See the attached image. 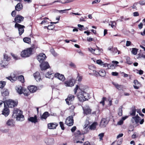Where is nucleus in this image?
<instances>
[{"instance_id":"f257e3e1","label":"nucleus","mask_w":145,"mask_h":145,"mask_svg":"<svg viewBox=\"0 0 145 145\" xmlns=\"http://www.w3.org/2000/svg\"><path fill=\"white\" fill-rule=\"evenodd\" d=\"M74 94L77 92V97L80 101H84L88 100L89 97L88 93L84 91V89L82 87H79L76 85L74 89Z\"/></svg>"},{"instance_id":"f03ea898","label":"nucleus","mask_w":145,"mask_h":145,"mask_svg":"<svg viewBox=\"0 0 145 145\" xmlns=\"http://www.w3.org/2000/svg\"><path fill=\"white\" fill-rule=\"evenodd\" d=\"M45 76L46 78L53 79L54 77L62 82H64L65 80L64 75L59 73H56L55 74L52 71H49L46 74Z\"/></svg>"},{"instance_id":"7ed1b4c3","label":"nucleus","mask_w":145,"mask_h":145,"mask_svg":"<svg viewBox=\"0 0 145 145\" xmlns=\"http://www.w3.org/2000/svg\"><path fill=\"white\" fill-rule=\"evenodd\" d=\"M34 48V46H32L22 50L21 53V56L22 57H27L30 56L32 54L33 50Z\"/></svg>"},{"instance_id":"20e7f679","label":"nucleus","mask_w":145,"mask_h":145,"mask_svg":"<svg viewBox=\"0 0 145 145\" xmlns=\"http://www.w3.org/2000/svg\"><path fill=\"white\" fill-rule=\"evenodd\" d=\"M75 83V80L73 78H71L69 80L65 81L64 84L66 87H72Z\"/></svg>"},{"instance_id":"39448f33","label":"nucleus","mask_w":145,"mask_h":145,"mask_svg":"<svg viewBox=\"0 0 145 145\" xmlns=\"http://www.w3.org/2000/svg\"><path fill=\"white\" fill-rule=\"evenodd\" d=\"M74 143H82L83 142L80 140H82L83 141L84 140V136L83 135H76L75 137L74 138Z\"/></svg>"},{"instance_id":"423d86ee","label":"nucleus","mask_w":145,"mask_h":145,"mask_svg":"<svg viewBox=\"0 0 145 145\" xmlns=\"http://www.w3.org/2000/svg\"><path fill=\"white\" fill-rule=\"evenodd\" d=\"M18 102L17 101H14L9 99L7 102V104L9 107L13 108L17 105Z\"/></svg>"},{"instance_id":"0eeeda50","label":"nucleus","mask_w":145,"mask_h":145,"mask_svg":"<svg viewBox=\"0 0 145 145\" xmlns=\"http://www.w3.org/2000/svg\"><path fill=\"white\" fill-rule=\"evenodd\" d=\"M15 27L18 29L19 33L20 35H21L23 33L24 31V28L25 27L24 25H21L18 23H16Z\"/></svg>"},{"instance_id":"6e6552de","label":"nucleus","mask_w":145,"mask_h":145,"mask_svg":"<svg viewBox=\"0 0 145 145\" xmlns=\"http://www.w3.org/2000/svg\"><path fill=\"white\" fill-rule=\"evenodd\" d=\"M89 51L91 52L92 53L95 54V55H100L103 51V50L102 49H93L92 48H88Z\"/></svg>"},{"instance_id":"1a4fd4ad","label":"nucleus","mask_w":145,"mask_h":145,"mask_svg":"<svg viewBox=\"0 0 145 145\" xmlns=\"http://www.w3.org/2000/svg\"><path fill=\"white\" fill-rule=\"evenodd\" d=\"M66 124L69 126L72 125L73 123V117L70 116L67 118L65 121Z\"/></svg>"},{"instance_id":"9d476101","label":"nucleus","mask_w":145,"mask_h":145,"mask_svg":"<svg viewBox=\"0 0 145 145\" xmlns=\"http://www.w3.org/2000/svg\"><path fill=\"white\" fill-rule=\"evenodd\" d=\"M109 122L108 119H107V118H103L100 122V126L101 127L104 128L108 124Z\"/></svg>"},{"instance_id":"9b49d317","label":"nucleus","mask_w":145,"mask_h":145,"mask_svg":"<svg viewBox=\"0 0 145 145\" xmlns=\"http://www.w3.org/2000/svg\"><path fill=\"white\" fill-rule=\"evenodd\" d=\"M20 114H22V112L21 110L17 108H14L13 111V113L12 117L13 118H15V117L19 115Z\"/></svg>"},{"instance_id":"f8f14e48","label":"nucleus","mask_w":145,"mask_h":145,"mask_svg":"<svg viewBox=\"0 0 145 145\" xmlns=\"http://www.w3.org/2000/svg\"><path fill=\"white\" fill-rule=\"evenodd\" d=\"M46 58L45 55L43 53L40 54L37 57V59L40 63H42Z\"/></svg>"},{"instance_id":"ddd939ff","label":"nucleus","mask_w":145,"mask_h":145,"mask_svg":"<svg viewBox=\"0 0 145 145\" xmlns=\"http://www.w3.org/2000/svg\"><path fill=\"white\" fill-rule=\"evenodd\" d=\"M82 108L84 114L88 115L91 113V110L88 105H86Z\"/></svg>"},{"instance_id":"4468645a","label":"nucleus","mask_w":145,"mask_h":145,"mask_svg":"<svg viewBox=\"0 0 145 145\" xmlns=\"http://www.w3.org/2000/svg\"><path fill=\"white\" fill-rule=\"evenodd\" d=\"M74 99V97L73 95H69L67 98L65 99V101L67 104L69 105L71 104V102Z\"/></svg>"},{"instance_id":"2eb2a0df","label":"nucleus","mask_w":145,"mask_h":145,"mask_svg":"<svg viewBox=\"0 0 145 145\" xmlns=\"http://www.w3.org/2000/svg\"><path fill=\"white\" fill-rule=\"evenodd\" d=\"M44 141L48 145H52L54 143V140L52 138H45Z\"/></svg>"},{"instance_id":"dca6fc26","label":"nucleus","mask_w":145,"mask_h":145,"mask_svg":"<svg viewBox=\"0 0 145 145\" xmlns=\"http://www.w3.org/2000/svg\"><path fill=\"white\" fill-rule=\"evenodd\" d=\"M140 120V117L137 114L135 116L133 117L131 120V121L133 123L137 124L139 122V120Z\"/></svg>"},{"instance_id":"f3484780","label":"nucleus","mask_w":145,"mask_h":145,"mask_svg":"<svg viewBox=\"0 0 145 145\" xmlns=\"http://www.w3.org/2000/svg\"><path fill=\"white\" fill-rule=\"evenodd\" d=\"M7 78L12 82L16 81L17 79V77L14 73H11L10 76L7 77Z\"/></svg>"},{"instance_id":"a211bd4d","label":"nucleus","mask_w":145,"mask_h":145,"mask_svg":"<svg viewBox=\"0 0 145 145\" xmlns=\"http://www.w3.org/2000/svg\"><path fill=\"white\" fill-rule=\"evenodd\" d=\"M24 18L20 15H18L14 19V22L16 23H20L23 20Z\"/></svg>"},{"instance_id":"6ab92c4d","label":"nucleus","mask_w":145,"mask_h":145,"mask_svg":"<svg viewBox=\"0 0 145 145\" xmlns=\"http://www.w3.org/2000/svg\"><path fill=\"white\" fill-rule=\"evenodd\" d=\"M40 66L42 71L45 70L50 67V66L47 62H45L40 64Z\"/></svg>"},{"instance_id":"aec40b11","label":"nucleus","mask_w":145,"mask_h":145,"mask_svg":"<svg viewBox=\"0 0 145 145\" xmlns=\"http://www.w3.org/2000/svg\"><path fill=\"white\" fill-rule=\"evenodd\" d=\"M112 63L114 64H108L107 63V66H106L108 68L113 69L115 68V67L116 66V65L119 63V62L116 61H113Z\"/></svg>"},{"instance_id":"412c9836","label":"nucleus","mask_w":145,"mask_h":145,"mask_svg":"<svg viewBox=\"0 0 145 145\" xmlns=\"http://www.w3.org/2000/svg\"><path fill=\"white\" fill-rule=\"evenodd\" d=\"M97 64L101 65L103 67H106V66H107L106 63H104L100 59L96 60V59H94L93 60Z\"/></svg>"},{"instance_id":"4be33fe9","label":"nucleus","mask_w":145,"mask_h":145,"mask_svg":"<svg viewBox=\"0 0 145 145\" xmlns=\"http://www.w3.org/2000/svg\"><path fill=\"white\" fill-rule=\"evenodd\" d=\"M9 113V109L4 104V108L2 111V114L6 117L8 115Z\"/></svg>"},{"instance_id":"5701e85b","label":"nucleus","mask_w":145,"mask_h":145,"mask_svg":"<svg viewBox=\"0 0 145 145\" xmlns=\"http://www.w3.org/2000/svg\"><path fill=\"white\" fill-rule=\"evenodd\" d=\"M58 125V124L55 123H50L48 124V128L50 129H56Z\"/></svg>"},{"instance_id":"b1692460","label":"nucleus","mask_w":145,"mask_h":145,"mask_svg":"<svg viewBox=\"0 0 145 145\" xmlns=\"http://www.w3.org/2000/svg\"><path fill=\"white\" fill-rule=\"evenodd\" d=\"M4 61H8L10 60V57L6 54H4ZM3 63H5V61H1V62L0 63V64L1 65V66H4V65L3 64Z\"/></svg>"},{"instance_id":"393cba45","label":"nucleus","mask_w":145,"mask_h":145,"mask_svg":"<svg viewBox=\"0 0 145 145\" xmlns=\"http://www.w3.org/2000/svg\"><path fill=\"white\" fill-rule=\"evenodd\" d=\"M28 89L31 93H33L36 91L37 90V88L36 87L33 86H28Z\"/></svg>"},{"instance_id":"a878e982","label":"nucleus","mask_w":145,"mask_h":145,"mask_svg":"<svg viewBox=\"0 0 145 145\" xmlns=\"http://www.w3.org/2000/svg\"><path fill=\"white\" fill-rule=\"evenodd\" d=\"M28 120L29 121L35 123L38 122L37 117L36 115H35L34 117H30Z\"/></svg>"},{"instance_id":"bb28decb","label":"nucleus","mask_w":145,"mask_h":145,"mask_svg":"<svg viewBox=\"0 0 145 145\" xmlns=\"http://www.w3.org/2000/svg\"><path fill=\"white\" fill-rule=\"evenodd\" d=\"M15 118H16V120L18 121H22L24 120V116L22 114H20L18 116L15 117Z\"/></svg>"},{"instance_id":"cd10ccee","label":"nucleus","mask_w":145,"mask_h":145,"mask_svg":"<svg viewBox=\"0 0 145 145\" xmlns=\"http://www.w3.org/2000/svg\"><path fill=\"white\" fill-rule=\"evenodd\" d=\"M33 76L37 82L39 81L41 78L40 74L38 72H36L33 74Z\"/></svg>"},{"instance_id":"c85d7f7f","label":"nucleus","mask_w":145,"mask_h":145,"mask_svg":"<svg viewBox=\"0 0 145 145\" xmlns=\"http://www.w3.org/2000/svg\"><path fill=\"white\" fill-rule=\"evenodd\" d=\"M50 116V114L48 112H45L41 117V120H46Z\"/></svg>"},{"instance_id":"c756f323","label":"nucleus","mask_w":145,"mask_h":145,"mask_svg":"<svg viewBox=\"0 0 145 145\" xmlns=\"http://www.w3.org/2000/svg\"><path fill=\"white\" fill-rule=\"evenodd\" d=\"M112 84L115 86L116 88L118 89L119 90L123 88V86L121 85H119L117 83L112 82Z\"/></svg>"},{"instance_id":"7c9ffc66","label":"nucleus","mask_w":145,"mask_h":145,"mask_svg":"<svg viewBox=\"0 0 145 145\" xmlns=\"http://www.w3.org/2000/svg\"><path fill=\"white\" fill-rule=\"evenodd\" d=\"M136 109L135 107H132L131 111L130 112V115L132 116H135Z\"/></svg>"},{"instance_id":"2f4dec72","label":"nucleus","mask_w":145,"mask_h":145,"mask_svg":"<svg viewBox=\"0 0 145 145\" xmlns=\"http://www.w3.org/2000/svg\"><path fill=\"white\" fill-rule=\"evenodd\" d=\"M23 6L20 3H18L15 7V9L18 11H20L22 8Z\"/></svg>"},{"instance_id":"473e14b6","label":"nucleus","mask_w":145,"mask_h":145,"mask_svg":"<svg viewBox=\"0 0 145 145\" xmlns=\"http://www.w3.org/2000/svg\"><path fill=\"white\" fill-rule=\"evenodd\" d=\"M16 90L18 93L20 94L22 93L23 91H24V89L20 86L17 87L16 88Z\"/></svg>"},{"instance_id":"72a5a7b5","label":"nucleus","mask_w":145,"mask_h":145,"mask_svg":"<svg viewBox=\"0 0 145 145\" xmlns=\"http://www.w3.org/2000/svg\"><path fill=\"white\" fill-rule=\"evenodd\" d=\"M1 94L2 96H8L9 94V92L7 89H4L3 91L1 92Z\"/></svg>"},{"instance_id":"f704fd0d","label":"nucleus","mask_w":145,"mask_h":145,"mask_svg":"<svg viewBox=\"0 0 145 145\" xmlns=\"http://www.w3.org/2000/svg\"><path fill=\"white\" fill-rule=\"evenodd\" d=\"M7 124L9 126H13L14 125L13 120L12 119L9 120L7 121Z\"/></svg>"},{"instance_id":"c9c22d12","label":"nucleus","mask_w":145,"mask_h":145,"mask_svg":"<svg viewBox=\"0 0 145 145\" xmlns=\"http://www.w3.org/2000/svg\"><path fill=\"white\" fill-rule=\"evenodd\" d=\"M99 74L101 76H104L106 75V72L105 70L101 69L99 72Z\"/></svg>"},{"instance_id":"e433bc0d","label":"nucleus","mask_w":145,"mask_h":145,"mask_svg":"<svg viewBox=\"0 0 145 145\" xmlns=\"http://www.w3.org/2000/svg\"><path fill=\"white\" fill-rule=\"evenodd\" d=\"M97 124V122H94L92 123V124L90 126V129L91 130H94L96 127V126Z\"/></svg>"},{"instance_id":"4c0bfd02","label":"nucleus","mask_w":145,"mask_h":145,"mask_svg":"<svg viewBox=\"0 0 145 145\" xmlns=\"http://www.w3.org/2000/svg\"><path fill=\"white\" fill-rule=\"evenodd\" d=\"M116 23L114 21H110L109 23V25L111 26L112 28H115V25Z\"/></svg>"},{"instance_id":"58836bf2","label":"nucleus","mask_w":145,"mask_h":145,"mask_svg":"<svg viewBox=\"0 0 145 145\" xmlns=\"http://www.w3.org/2000/svg\"><path fill=\"white\" fill-rule=\"evenodd\" d=\"M24 41L26 43L29 44L31 43L30 38L28 37H25L23 39Z\"/></svg>"},{"instance_id":"ea45409f","label":"nucleus","mask_w":145,"mask_h":145,"mask_svg":"<svg viewBox=\"0 0 145 145\" xmlns=\"http://www.w3.org/2000/svg\"><path fill=\"white\" fill-rule=\"evenodd\" d=\"M122 106H121L119 108L118 114L120 116H121L122 115Z\"/></svg>"},{"instance_id":"a19ab883","label":"nucleus","mask_w":145,"mask_h":145,"mask_svg":"<svg viewBox=\"0 0 145 145\" xmlns=\"http://www.w3.org/2000/svg\"><path fill=\"white\" fill-rule=\"evenodd\" d=\"M49 19L47 18H45L44 19V20H43L40 23L41 24H47L48 23V22L47 20H48Z\"/></svg>"},{"instance_id":"79ce46f5","label":"nucleus","mask_w":145,"mask_h":145,"mask_svg":"<svg viewBox=\"0 0 145 145\" xmlns=\"http://www.w3.org/2000/svg\"><path fill=\"white\" fill-rule=\"evenodd\" d=\"M19 80L22 83H23L24 82V76L22 75L19 76L18 78Z\"/></svg>"},{"instance_id":"37998d69","label":"nucleus","mask_w":145,"mask_h":145,"mask_svg":"<svg viewBox=\"0 0 145 145\" xmlns=\"http://www.w3.org/2000/svg\"><path fill=\"white\" fill-rule=\"evenodd\" d=\"M138 49L136 48H132V51H131L132 53L134 55H136Z\"/></svg>"},{"instance_id":"c03bdc74","label":"nucleus","mask_w":145,"mask_h":145,"mask_svg":"<svg viewBox=\"0 0 145 145\" xmlns=\"http://www.w3.org/2000/svg\"><path fill=\"white\" fill-rule=\"evenodd\" d=\"M6 83L5 81L0 82V88H3L5 85Z\"/></svg>"},{"instance_id":"a18cd8bd","label":"nucleus","mask_w":145,"mask_h":145,"mask_svg":"<svg viewBox=\"0 0 145 145\" xmlns=\"http://www.w3.org/2000/svg\"><path fill=\"white\" fill-rule=\"evenodd\" d=\"M126 60L127 63V64H131L132 63V61L130 60V59L129 57H127Z\"/></svg>"},{"instance_id":"49530a36","label":"nucleus","mask_w":145,"mask_h":145,"mask_svg":"<svg viewBox=\"0 0 145 145\" xmlns=\"http://www.w3.org/2000/svg\"><path fill=\"white\" fill-rule=\"evenodd\" d=\"M69 65L70 67L73 68H76V66L75 64L72 62H71L69 63Z\"/></svg>"},{"instance_id":"de8ad7c7","label":"nucleus","mask_w":145,"mask_h":145,"mask_svg":"<svg viewBox=\"0 0 145 145\" xmlns=\"http://www.w3.org/2000/svg\"><path fill=\"white\" fill-rule=\"evenodd\" d=\"M54 25H48L47 27L48 29L49 30H52L54 28Z\"/></svg>"},{"instance_id":"09e8293b","label":"nucleus","mask_w":145,"mask_h":145,"mask_svg":"<svg viewBox=\"0 0 145 145\" xmlns=\"http://www.w3.org/2000/svg\"><path fill=\"white\" fill-rule=\"evenodd\" d=\"M78 27L80 28L79 29L80 30H81L83 29L86 30V29H84V26L83 25H81L80 24H78Z\"/></svg>"},{"instance_id":"8fccbe9b","label":"nucleus","mask_w":145,"mask_h":145,"mask_svg":"<svg viewBox=\"0 0 145 145\" xmlns=\"http://www.w3.org/2000/svg\"><path fill=\"white\" fill-rule=\"evenodd\" d=\"M106 99V98L105 97H103L102 98V101L100 102V103L102 104L103 106H104L105 105V101Z\"/></svg>"},{"instance_id":"3c124183","label":"nucleus","mask_w":145,"mask_h":145,"mask_svg":"<svg viewBox=\"0 0 145 145\" xmlns=\"http://www.w3.org/2000/svg\"><path fill=\"white\" fill-rule=\"evenodd\" d=\"M104 133H100L99 135L98 136L100 140L103 139L102 138L104 136Z\"/></svg>"},{"instance_id":"603ef678","label":"nucleus","mask_w":145,"mask_h":145,"mask_svg":"<svg viewBox=\"0 0 145 145\" xmlns=\"http://www.w3.org/2000/svg\"><path fill=\"white\" fill-rule=\"evenodd\" d=\"M88 68L89 69L91 70L92 71L94 70V69H95V67L93 65H89L88 67Z\"/></svg>"},{"instance_id":"864d4df0","label":"nucleus","mask_w":145,"mask_h":145,"mask_svg":"<svg viewBox=\"0 0 145 145\" xmlns=\"http://www.w3.org/2000/svg\"><path fill=\"white\" fill-rule=\"evenodd\" d=\"M133 83L135 85H137L139 86L140 84L137 80H135L134 81Z\"/></svg>"},{"instance_id":"5fc2aeb1","label":"nucleus","mask_w":145,"mask_h":145,"mask_svg":"<svg viewBox=\"0 0 145 145\" xmlns=\"http://www.w3.org/2000/svg\"><path fill=\"white\" fill-rule=\"evenodd\" d=\"M139 57L140 58L142 57L145 59V53L142 52L140 54Z\"/></svg>"},{"instance_id":"6e6d98bb","label":"nucleus","mask_w":145,"mask_h":145,"mask_svg":"<svg viewBox=\"0 0 145 145\" xmlns=\"http://www.w3.org/2000/svg\"><path fill=\"white\" fill-rule=\"evenodd\" d=\"M22 93H24L25 95L26 96H28L29 94V92H27V90H25L24 91H23Z\"/></svg>"},{"instance_id":"4d7b16f0","label":"nucleus","mask_w":145,"mask_h":145,"mask_svg":"<svg viewBox=\"0 0 145 145\" xmlns=\"http://www.w3.org/2000/svg\"><path fill=\"white\" fill-rule=\"evenodd\" d=\"M122 140L121 139L118 140L117 142V144L118 145H120L122 143Z\"/></svg>"},{"instance_id":"13d9d810","label":"nucleus","mask_w":145,"mask_h":145,"mask_svg":"<svg viewBox=\"0 0 145 145\" xmlns=\"http://www.w3.org/2000/svg\"><path fill=\"white\" fill-rule=\"evenodd\" d=\"M141 5H145V0L140 1L139 3Z\"/></svg>"},{"instance_id":"bf43d9fd","label":"nucleus","mask_w":145,"mask_h":145,"mask_svg":"<svg viewBox=\"0 0 145 145\" xmlns=\"http://www.w3.org/2000/svg\"><path fill=\"white\" fill-rule=\"evenodd\" d=\"M84 145H95L93 144H90L88 141H87L84 142Z\"/></svg>"},{"instance_id":"052dcab7","label":"nucleus","mask_w":145,"mask_h":145,"mask_svg":"<svg viewBox=\"0 0 145 145\" xmlns=\"http://www.w3.org/2000/svg\"><path fill=\"white\" fill-rule=\"evenodd\" d=\"M59 124L60 125V126L61 128V129L62 130H64V128L63 126V123L62 122H59Z\"/></svg>"},{"instance_id":"680f3d73","label":"nucleus","mask_w":145,"mask_h":145,"mask_svg":"<svg viewBox=\"0 0 145 145\" xmlns=\"http://www.w3.org/2000/svg\"><path fill=\"white\" fill-rule=\"evenodd\" d=\"M108 101L109 102L108 105H109L110 106L111 105H112V101L110 97L108 98Z\"/></svg>"},{"instance_id":"e2e57ef3","label":"nucleus","mask_w":145,"mask_h":145,"mask_svg":"<svg viewBox=\"0 0 145 145\" xmlns=\"http://www.w3.org/2000/svg\"><path fill=\"white\" fill-rule=\"evenodd\" d=\"M93 74L95 75H97L99 74V72L96 71L95 69H94V70L93 71Z\"/></svg>"},{"instance_id":"0e129e2a","label":"nucleus","mask_w":145,"mask_h":145,"mask_svg":"<svg viewBox=\"0 0 145 145\" xmlns=\"http://www.w3.org/2000/svg\"><path fill=\"white\" fill-rule=\"evenodd\" d=\"M123 123V120L121 119L118 122V124L119 125H122Z\"/></svg>"},{"instance_id":"69168bd1","label":"nucleus","mask_w":145,"mask_h":145,"mask_svg":"<svg viewBox=\"0 0 145 145\" xmlns=\"http://www.w3.org/2000/svg\"><path fill=\"white\" fill-rule=\"evenodd\" d=\"M133 15L134 16H137L139 15V14L137 12H134L133 13Z\"/></svg>"},{"instance_id":"338daca9","label":"nucleus","mask_w":145,"mask_h":145,"mask_svg":"<svg viewBox=\"0 0 145 145\" xmlns=\"http://www.w3.org/2000/svg\"><path fill=\"white\" fill-rule=\"evenodd\" d=\"M93 38H91L90 37H88L87 38V41L89 42H91L93 40Z\"/></svg>"},{"instance_id":"774afa93","label":"nucleus","mask_w":145,"mask_h":145,"mask_svg":"<svg viewBox=\"0 0 145 145\" xmlns=\"http://www.w3.org/2000/svg\"><path fill=\"white\" fill-rule=\"evenodd\" d=\"M131 42L129 41H127L126 43V46H129L130 45Z\"/></svg>"}]
</instances>
